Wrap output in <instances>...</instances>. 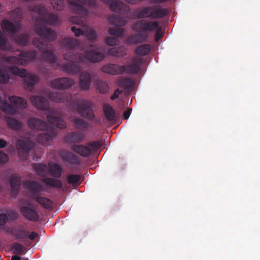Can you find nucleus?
I'll use <instances>...</instances> for the list:
<instances>
[{
    "label": "nucleus",
    "instance_id": "2eb2a0df",
    "mask_svg": "<svg viewBox=\"0 0 260 260\" xmlns=\"http://www.w3.org/2000/svg\"><path fill=\"white\" fill-rule=\"evenodd\" d=\"M27 206H22L20 211L22 215L27 220L31 221H37L39 219V215L37 211L31 208V204H26Z\"/></svg>",
    "mask_w": 260,
    "mask_h": 260
},
{
    "label": "nucleus",
    "instance_id": "4c0bfd02",
    "mask_svg": "<svg viewBox=\"0 0 260 260\" xmlns=\"http://www.w3.org/2000/svg\"><path fill=\"white\" fill-rule=\"evenodd\" d=\"M95 85L96 86V88L100 93L106 94L109 91V86L106 81L100 79H97L96 80Z\"/></svg>",
    "mask_w": 260,
    "mask_h": 260
},
{
    "label": "nucleus",
    "instance_id": "09e8293b",
    "mask_svg": "<svg viewBox=\"0 0 260 260\" xmlns=\"http://www.w3.org/2000/svg\"><path fill=\"white\" fill-rule=\"evenodd\" d=\"M106 43L109 46H114L119 44V39L116 37L109 36L106 39Z\"/></svg>",
    "mask_w": 260,
    "mask_h": 260
},
{
    "label": "nucleus",
    "instance_id": "9b49d317",
    "mask_svg": "<svg viewBox=\"0 0 260 260\" xmlns=\"http://www.w3.org/2000/svg\"><path fill=\"white\" fill-rule=\"evenodd\" d=\"M92 103L88 100H82L76 105L78 113L83 118L94 120L95 116L92 109Z\"/></svg>",
    "mask_w": 260,
    "mask_h": 260
},
{
    "label": "nucleus",
    "instance_id": "c9c22d12",
    "mask_svg": "<svg viewBox=\"0 0 260 260\" xmlns=\"http://www.w3.org/2000/svg\"><path fill=\"white\" fill-rule=\"evenodd\" d=\"M71 121L75 124L78 129L86 130L89 127V124L81 118L73 117Z\"/></svg>",
    "mask_w": 260,
    "mask_h": 260
},
{
    "label": "nucleus",
    "instance_id": "3c124183",
    "mask_svg": "<svg viewBox=\"0 0 260 260\" xmlns=\"http://www.w3.org/2000/svg\"><path fill=\"white\" fill-rule=\"evenodd\" d=\"M103 145V142L101 140H97L93 142H90L88 143V146L91 147L93 150H96L99 149Z\"/></svg>",
    "mask_w": 260,
    "mask_h": 260
},
{
    "label": "nucleus",
    "instance_id": "49530a36",
    "mask_svg": "<svg viewBox=\"0 0 260 260\" xmlns=\"http://www.w3.org/2000/svg\"><path fill=\"white\" fill-rule=\"evenodd\" d=\"M84 35L90 41L95 40L98 37L95 31L90 28H88L85 30L84 31Z\"/></svg>",
    "mask_w": 260,
    "mask_h": 260
},
{
    "label": "nucleus",
    "instance_id": "2f4dec72",
    "mask_svg": "<svg viewBox=\"0 0 260 260\" xmlns=\"http://www.w3.org/2000/svg\"><path fill=\"white\" fill-rule=\"evenodd\" d=\"M55 135L54 132L52 131L49 134L42 133L38 136L36 139L37 142L43 145H47L52 140L53 137Z\"/></svg>",
    "mask_w": 260,
    "mask_h": 260
},
{
    "label": "nucleus",
    "instance_id": "0e129e2a",
    "mask_svg": "<svg viewBox=\"0 0 260 260\" xmlns=\"http://www.w3.org/2000/svg\"><path fill=\"white\" fill-rule=\"evenodd\" d=\"M21 258L18 255H15L12 257V260H21Z\"/></svg>",
    "mask_w": 260,
    "mask_h": 260
},
{
    "label": "nucleus",
    "instance_id": "7c9ffc66",
    "mask_svg": "<svg viewBox=\"0 0 260 260\" xmlns=\"http://www.w3.org/2000/svg\"><path fill=\"white\" fill-rule=\"evenodd\" d=\"M61 69L63 72L70 74H77L80 70L79 67L77 64L72 62H68L62 64Z\"/></svg>",
    "mask_w": 260,
    "mask_h": 260
},
{
    "label": "nucleus",
    "instance_id": "ddd939ff",
    "mask_svg": "<svg viewBox=\"0 0 260 260\" xmlns=\"http://www.w3.org/2000/svg\"><path fill=\"white\" fill-rule=\"evenodd\" d=\"M75 84L74 80L68 77L57 78L50 82V86L54 89L65 90L70 88Z\"/></svg>",
    "mask_w": 260,
    "mask_h": 260
},
{
    "label": "nucleus",
    "instance_id": "f8f14e48",
    "mask_svg": "<svg viewBox=\"0 0 260 260\" xmlns=\"http://www.w3.org/2000/svg\"><path fill=\"white\" fill-rule=\"evenodd\" d=\"M59 154L62 161L67 165L76 168L80 165L81 158L78 155L66 149H62L59 151Z\"/></svg>",
    "mask_w": 260,
    "mask_h": 260
},
{
    "label": "nucleus",
    "instance_id": "4d7b16f0",
    "mask_svg": "<svg viewBox=\"0 0 260 260\" xmlns=\"http://www.w3.org/2000/svg\"><path fill=\"white\" fill-rule=\"evenodd\" d=\"M123 91L119 89H116L113 94L111 96L110 99L111 100H115L119 97V95L122 93Z\"/></svg>",
    "mask_w": 260,
    "mask_h": 260
},
{
    "label": "nucleus",
    "instance_id": "473e14b6",
    "mask_svg": "<svg viewBox=\"0 0 260 260\" xmlns=\"http://www.w3.org/2000/svg\"><path fill=\"white\" fill-rule=\"evenodd\" d=\"M48 171L52 176L60 178L62 174V169L56 164H49Z\"/></svg>",
    "mask_w": 260,
    "mask_h": 260
},
{
    "label": "nucleus",
    "instance_id": "8fccbe9b",
    "mask_svg": "<svg viewBox=\"0 0 260 260\" xmlns=\"http://www.w3.org/2000/svg\"><path fill=\"white\" fill-rule=\"evenodd\" d=\"M9 80V76L7 72L0 68V83H6Z\"/></svg>",
    "mask_w": 260,
    "mask_h": 260
},
{
    "label": "nucleus",
    "instance_id": "f704fd0d",
    "mask_svg": "<svg viewBox=\"0 0 260 260\" xmlns=\"http://www.w3.org/2000/svg\"><path fill=\"white\" fill-rule=\"evenodd\" d=\"M42 181L47 185L52 187L60 189L62 186V183L61 181L53 178H45Z\"/></svg>",
    "mask_w": 260,
    "mask_h": 260
},
{
    "label": "nucleus",
    "instance_id": "423d86ee",
    "mask_svg": "<svg viewBox=\"0 0 260 260\" xmlns=\"http://www.w3.org/2000/svg\"><path fill=\"white\" fill-rule=\"evenodd\" d=\"M68 2L73 6V11L77 14L76 16L70 17V21L74 24H82V18L88 14V11L84 6H93L95 5V0H68Z\"/></svg>",
    "mask_w": 260,
    "mask_h": 260
},
{
    "label": "nucleus",
    "instance_id": "20e7f679",
    "mask_svg": "<svg viewBox=\"0 0 260 260\" xmlns=\"http://www.w3.org/2000/svg\"><path fill=\"white\" fill-rule=\"evenodd\" d=\"M30 99L32 105L37 108L48 112L47 121L50 124L61 129L66 127L65 121L62 118L55 115L50 108L48 101L45 98L41 95H36L31 96Z\"/></svg>",
    "mask_w": 260,
    "mask_h": 260
},
{
    "label": "nucleus",
    "instance_id": "b1692460",
    "mask_svg": "<svg viewBox=\"0 0 260 260\" xmlns=\"http://www.w3.org/2000/svg\"><path fill=\"white\" fill-rule=\"evenodd\" d=\"M80 88L83 90H86L89 89L91 78L90 74L86 72L81 73L79 77Z\"/></svg>",
    "mask_w": 260,
    "mask_h": 260
},
{
    "label": "nucleus",
    "instance_id": "aec40b11",
    "mask_svg": "<svg viewBox=\"0 0 260 260\" xmlns=\"http://www.w3.org/2000/svg\"><path fill=\"white\" fill-rule=\"evenodd\" d=\"M48 99L56 103H63L68 102L70 99L71 96L67 95L66 93L59 92H53L49 91L46 93Z\"/></svg>",
    "mask_w": 260,
    "mask_h": 260
},
{
    "label": "nucleus",
    "instance_id": "a18cd8bd",
    "mask_svg": "<svg viewBox=\"0 0 260 260\" xmlns=\"http://www.w3.org/2000/svg\"><path fill=\"white\" fill-rule=\"evenodd\" d=\"M51 4L57 10H62L65 6V0H50Z\"/></svg>",
    "mask_w": 260,
    "mask_h": 260
},
{
    "label": "nucleus",
    "instance_id": "f3484780",
    "mask_svg": "<svg viewBox=\"0 0 260 260\" xmlns=\"http://www.w3.org/2000/svg\"><path fill=\"white\" fill-rule=\"evenodd\" d=\"M84 135L79 131H72L66 134L64 137V141L66 143L75 144L81 143L84 141Z\"/></svg>",
    "mask_w": 260,
    "mask_h": 260
},
{
    "label": "nucleus",
    "instance_id": "72a5a7b5",
    "mask_svg": "<svg viewBox=\"0 0 260 260\" xmlns=\"http://www.w3.org/2000/svg\"><path fill=\"white\" fill-rule=\"evenodd\" d=\"M61 44L66 49H74L76 46H79L78 41L76 39L71 38L63 39L61 40Z\"/></svg>",
    "mask_w": 260,
    "mask_h": 260
},
{
    "label": "nucleus",
    "instance_id": "58836bf2",
    "mask_svg": "<svg viewBox=\"0 0 260 260\" xmlns=\"http://www.w3.org/2000/svg\"><path fill=\"white\" fill-rule=\"evenodd\" d=\"M9 17L13 21H20L22 18V14L19 8H16L8 12Z\"/></svg>",
    "mask_w": 260,
    "mask_h": 260
},
{
    "label": "nucleus",
    "instance_id": "39448f33",
    "mask_svg": "<svg viewBox=\"0 0 260 260\" xmlns=\"http://www.w3.org/2000/svg\"><path fill=\"white\" fill-rule=\"evenodd\" d=\"M141 60L138 57H133L132 59V63L126 66L114 63L106 64L101 68V71L113 75H121L124 73L137 75L139 74Z\"/></svg>",
    "mask_w": 260,
    "mask_h": 260
},
{
    "label": "nucleus",
    "instance_id": "13d9d810",
    "mask_svg": "<svg viewBox=\"0 0 260 260\" xmlns=\"http://www.w3.org/2000/svg\"><path fill=\"white\" fill-rule=\"evenodd\" d=\"M8 217L5 214H0V225H3L7 223Z\"/></svg>",
    "mask_w": 260,
    "mask_h": 260
},
{
    "label": "nucleus",
    "instance_id": "7ed1b4c3",
    "mask_svg": "<svg viewBox=\"0 0 260 260\" xmlns=\"http://www.w3.org/2000/svg\"><path fill=\"white\" fill-rule=\"evenodd\" d=\"M84 52L80 53L76 52L75 49H71L64 54L63 58L71 62H98L105 58L104 54L96 50L91 42L86 48H84Z\"/></svg>",
    "mask_w": 260,
    "mask_h": 260
},
{
    "label": "nucleus",
    "instance_id": "f03ea898",
    "mask_svg": "<svg viewBox=\"0 0 260 260\" xmlns=\"http://www.w3.org/2000/svg\"><path fill=\"white\" fill-rule=\"evenodd\" d=\"M135 22L132 29L137 33L131 34L125 39V43L128 45H135L146 43L149 38V34L159 27V23L156 21H151L147 19H139Z\"/></svg>",
    "mask_w": 260,
    "mask_h": 260
},
{
    "label": "nucleus",
    "instance_id": "de8ad7c7",
    "mask_svg": "<svg viewBox=\"0 0 260 260\" xmlns=\"http://www.w3.org/2000/svg\"><path fill=\"white\" fill-rule=\"evenodd\" d=\"M24 250V247L19 243H15L12 246V250L16 254H22Z\"/></svg>",
    "mask_w": 260,
    "mask_h": 260
},
{
    "label": "nucleus",
    "instance_id": "4be33fe9",
    "mask_svg": "<svg viewBox=\"0 0 260 260\" xmlns=\"http://www.w3.org/2000/svg\"><path fill=\"white\" fill-rule=\"evenodd\" d=\"M26 189L31 192V196H39L38 193L42 190V185L37 181L27 180L24 183Z\"/></svg>",
    "mask_w": 260,
    "mask_h": 260
},
{
    "label": "nucleus",
    "instance_id": "a878e982",
    "mask_svg": "<svg viewBox=\"0 0 260 260\" xmlns=\"http://www.w3.org/2000/svg\"><path fill=\"white\" fill-rule=\"evenodd\" d=\"M17 147L20 156H22L23 154L24 157L25 158L30 150V145L28 142L23 140H19L17 143Z\"/></svg>",
    "mask_w": 260,
    "mask_h": 260
},
{
    "label": "nucleus",
    "instance_id": "864d4df0",
    "mask_svg": "<svg viewBox=\"0 0 260 260\" xmlns=\"http://www.w3.org/2000/svg\"><path fill=\"white\" fill-rule=\"evenodd\" d=\"M71 30L74 33L76 37H79L81 35H84V31L80 28H77L75 26L71 27Z\"/></svg>",
    "mask_w": 260,
    "mask_h": 260
},
{
    "label": "nucleus",
    "instance_id": "4468645a",
    "mask_svg": "<svg viewBox=\"0 0 260 260\" xmlns=\"http://www.w3.org/2000/svg\"><path fill=\"white\" fill-rule=\"evenodd\" d=\"M109 5L110 10L120 14H125L129 11V7L124 3L115 0H102Z\"/></svg>",
    "mask_w": 260,
    "mask_h": 260
},
{
    "label": "nucleus",
    "instance_id": "680f3d73",
    "mask_svg": "<svg viewBox=\"0 0 260 260\" xmlns=\"http://www.w3.org/2000/svg\"><path fill=\"white\" fill-rule=\"evenodd\" d=\"M172 0H152V3L154 4H164L171 2Z\"/></svg>",
    "mask_w": 260,
    "mask_h": 260
},
{
    "label": "nucleus",
    "instance_id": "bf43d9fd",
    "mask_svg": "<svg viewBox=\"0 0 260 260\" xmlns=\"http://www.w3.org/2000/svg\"><path fill=\"white\" fill-rule=\"evenodd\" d=\"M132 110L131 108H129L127 110H126L124 112V113L123 114V116L125 119H127L129 118V117L131 114Z\"/></svg>",
    "mask_w": 260,
    "mask_h": 260
},
{
    "label": "nucleus",
    "instance_id": "1a4fd4ad",
    "mask_svg": "<svg viewBox=\"0 0 260 260\" xmlns=\"http://www.w3.org/2000/svg\"><path fill=\"white\" fill-rule=\"evenodd\" d=\"M9 72L14 75L24 78V86L25 89L31 91L34 89L35 85L39 81V78L34 74L28 73L25 69H20L18 67L12 66L9 69Z\"/></svg>",
    "mask_w": 260,
    "mask_h": 260
},
{
    "label": "nucleus",
    "instance_id": "c756f323",
    "mask_svg": "<svg viewBox=\"0 0 260 260\" xmlns=\"http://www.w3.org/2000/svg\"><path fill=\"white\" fill-rule=\"evenodd\" d=\"M103 112L108 121H115L116 120V112L112 106L108 104H105L103 106Z\"/></svg>",
    "mask_w": 260,
    "mask_h": 260
},
{
    "label": "nucleus",
    "instance_id": "0eeeda50",
    "mask_svg": "<svg viewBox=\"0 0 260 260\" xmlns=\"http://www.w3.org/2000/svg\"><path fill=\"white\" fill-rule=\"evenodd\" d=\"M169 14L168 9L162 8L161 6H147L139 9L136 17L138 19L151 18L152 19H161Z\"/></svg>",
    "mask_w": 260,
    "mask_h": 260
},
{
    "label": "nucleus",
    "instance_id": "37998d69",
    "mask_svg": "<svg viewBox=\"0 0 260 260\" xmlns=\"http://www.w3.org/2000/svg\"><path fill=\"white\" fill-rule=\"evenodd\" d=\"M118 85L125 88H129L133 86V81L128 78H121L118 81Z\"/></svg>",
    "mask_w": 260,
    "mask_h": 260
},
{
    "label": "nucleus",
    "instance_id": "bb28decb",
    "mask_svg": "<svg viewBox=\"0 0 260 260\" xmlns=\"http://www.w3.org/2000/svg\"><path fill=\"white\" fill-rule=\"evenodd\" d=\"M108 21L111 25L118 27L123 26L127 22L125 18L117 15H113L109 17Z\"/></svg>",
    "mask_w": 260,
    "mask_h": 260
},
{
    "label": "nucleus",
    "instance_id": "052dcab7",
    "mask_svg": "<svg viewBox=\"0 0 260 260\" xmlns=\"http://www.w3.org/2000/svg\"><path fill=\"white\" fill-rule=\"evenodd\" d=\"M38 234L35 232H32L30 234H28V239H29L31 240H34L35 238L38 237Z\"/></svg>",
    "mask_w": 260,
    "mask_h": 260
},
{
    "label": "nucleus",
    "instance_id": "603ef678",
    "mask_svg": "<svg viewBox=\"0 0 260 260\" xmlns=\"http://www.w3.org/2000/svg\"><path fill=\"white\" fill-rule=\"evenodd\" d=\"M7 38L4 34L0 30V49L4 50L6 46Z\"/></svg>",
    "mask_w": 260,
    "mask_h": 260
},
{
    "label": "nucleus",
    "instance_id": "412c9836",
    "mask_svg": "<svg viewBox=\"0 0 260 260\" xmlns=\"http://www.w3.org/2000/svg\"><path fill=\"white\" fill-rule=\"evenodd\" d=\"M27 123L29 127L33 130L45 131L48 127L45 121L35 117L29 119Z\"/></svg>",
    "mask_w": 260,
    "mask_h": 260
},
{
    "label": "nucleus",
    "instance_id": "6e6d98bb",
    "mask_svg": "<svg viewBox=\"0 0 260 260\" xmlns=\"http://www.w3.org/2000/svg\"><path fill=\"white\" fill-rule=\"evenodd\" d=\"M155 34V41H158L162 37L163 33L162 32L160 26L156 29Z\"/></svg>",
    "mask_w": 260,
    "mask_h": 260
},
{
    "label": "nucleus",
    "instance_id": "69168bd1",
    "mask_svg": "<svg viewBox=\"0 0 260 260\" xmlns=\"http://www.w3.org/2000/svg\"><path fill=\"white\" fill-rule=\"evenodd\" d=\"M57 66H59V64H57L56 66L54 68L57 69Z\"/></svg>",
    "mask_w": 260,
    "mask_h": 260
},
{
    "label": "nucleus",
    "instance_id": "c85d7f7f",
    "mask_svg": "<svg viewBox=\"0 0 260 260\" xmlns=\"http://www.w3.org/2000/svg\"><path fill=\"white\" fill-rule=\"evenodd\" d=\"M107 54L109 55L121 58L126 55V49L124 46L111 48L108 50Z\"/></svg>",
    "mask_w": 260,
    "mask_h": 260
},
{
    "label": "nucleus",
    "instance_id": "c03bdc74",
    "mask_svg": "<svg viewBox=\"0 0 260 260\" xmlns=\"http://www.w3.org/2000/svg\"><path fill=\"white\" fill-rule=\"evenodd\" d=\"M16 41L20 45H26L29 42V37L26 34H21L15 38Z\"/></svg>",
    "mask_w": 260,
    "mask_h": 260
},
{
    "label": "nucleus",
    "instance_id": "a211bd4d",
    "mask_svg": "<svg viewBox=\"0 0 260 260\" xmlns=\"http://www.w3.org/2000/svg\"><path fill=\"white\" fill-rule=\"evenodd\" d=\"M29 233V231L21 224L12 231V234L16 240L24 242L28 241V234Z\"/></svg>",
    "mask_w": 260,
    "mask_h": 260
},
{
    "label": "nucleus",
    "instance_id": "ea45409f",
    "mask_svg": "<svg viewBox=\"0 0 260 260\" xmlns=\"http://www.w3.org/2000/svg\"><path fill=\"white\" fill-rule=\"evenodd\" d=\"M34 169L39 176L44 177L48 170V167L46 164H38L35 165Z\"/></svg>",
    "mask_w": 260,
    "mask_h": 260
},
{
    "label": "nucleus",
    "instance_id": "f257e3e1",
    "mask_svg": "<svg viewBox=\"0 0 260 260\" xmlns=\"http://www.w3.org/2000/svg\"><path fill=\"white\" fill-rule=\"evenodd\" d=\"M32 11L39 14L37 20L43 23L37 24L35 26L36 32L41 38L35 39L33 41L34 44L43 53V57L45 59L48 60L50 64H54L57 60V56L53 53V46L49 41L55 40L57 35L54 30L44 24L56 25L60 23L59 18L57 14L49 13L42 5L34 6Z\"/></svg>",
    "mask_w": 260,
    "mask_h": 260
},
{
    "label": "nucleus",
    "instance_id": "79ce46f5",
    "mask_svg": "<svg viewBox=\"0 0 260 260\" xmlns=\"http://www.w3.org/2000/svg\"><path fill=\"white\" fill-rule=\"evenodd\" d=\"M123 29L120 28H110L108 29L109 34L117 38H121L123 36Z\"/></svg>",
    "mask_w": 260,
    "mask_h": 260
},
{
    "label": "nucleus",
    "instance_id": "6e6552de",
    "mask_svg": "<svg viewBox=\"0 0 260 260\" xmlns=\"http://www.w3.org/2000/svg\"><path fill=\"white\" fill-rule=\"evenodd\" d=\"M10 104L4 101L0 95V109L8 114H14L18 110L23 109L27 107L26 100L21 97L12 96L9 97Z\"/></svg>",
    "mask_w": 260,
    "mask_h": 260
},
{
    "label": "nucleus",
    "instance_id": "5701e85b",
    "mask_svg": "<svg viewBox=\"0 0 260 260\" xmlns=\"http://www.w3.org/2000/svg\"><path fill=\"white\" fill-rule=\"evenodd\" d=\"M71 150L82 157H86L89 156L91 154V150L88 146L84 145H73L71 146Z\"/></svg>",
    "mask_w": 260,
    "mask_h": 260
},
{
    "label": "nucleus",
    "instance_id": "5fc2aeb1",
    "mask_svg": "<svg viewBox=\"0 0 260 260\" xmlns=\"http://www.w3.org/2000/svg\"><path fill=\"white\" fill-rule=\"evenodd\" d=\"M9 160V157L7 154L0 151V163L5 164Z\"/></svg>",
    "mask_w": 260,
    "mask_h": 260
},
{
    "label": "nucleus",
    "instance_id": "cd10ccee",
    "mask_svg": "<svg viewBox=\"0 0 260 260\" xmlns=\"http://www.w3.org/2000/svg\"><path fill=\"white\" fill-rule=\"evenodd\" d=\"M31 198L36 200L41 206L46 209H52L53 207V202L45 197H40L39 196H31Z\"/></svg>",
    "mask_w": 260,
    "mask_h": 260
},
{
    "label": "nucleus",
    "instance_id": "9d476101",
    "mask_svg": "<svg viewBox=\"0 0 260 260\" xmlns=\"http://www.w3.org/2000/svg\"><path fill=\"white\" fill-rule=\"evenodd\" d=\"M37 56V51H21L20 57L16 56H3L5 60L11 64L15 65H25L28 61L34 60Z\"/></svg>",
    "mask_w": 260,
    "mask_h": 260
},
{
    "label": "nucleus",
    "instance_id": "dca6fc26",
    "mask_svg": "<svg viewBox=\"0 0 260 260\" xmlns=\"http://www.w3.org/2000/svg\"><path fill=\"white\" fill-rule=\"evenodd\" d=\"M21 177L16 174H12L9 178V183L11 187V194L15 198L18 194L21 184Z\"/></svg>",
    "mask_w": 260,
    "mask_h": 260
},
{
    "label": "nucleus",
    "instance_id": "6ab92c4d",
    "mask_svg": "<svg viewBox=\"0 0 260 260\" xmlns=\"http://www.w3.org/2000/svg\"><path fill=\"white\" fill-rule=\"evenodd\" d=\"M150 50L151 45L148 44H141L135 49L134 53L136 55L135 57H138L141 60L139 65V73L140 72L141 66L143 64V59L142 57L148 54Z\"/></svg>",
    "mask_w": 260,
    "mask_h": 260
},
{
    "label": "nucleus",
    "instance_id": "393cba45",
    "mask_svg": "<svg viewBox=\"0 0 260 260\" xmlns=\"http://www.w3.org/2000/svg\"><path fill=\"white\" fill-rule=\"evenodd\" d=\"M1 27L4 31L10 35L15 34L17 30L16 24L7 19H3L2 21Z\"/></svg>",
    "mask_w": 260,
    "mask_h": 260
},
{
    "label": "nucleus",
    "instance_id": "a19ab883",
    "mask_svg": "<svg viewBox=\"0 0 260 260\" xmlns=\"http://www.w3.org/2000/svg\"><path fill=\"white\" fill-rule=\"evenodd\" d=\"M81 176L79 175L70 174L68 176V182L72 185L80 184L82 182Z\"/></svg>",
    "mask_w": 260,
    "mask_h": 260
},
{
    "label": "nucleus",
    "instance_id": "e2e57ef3",
    "mask_svg": "<svg viewBox=\"0 0 260 260\" xmlns=\"http://www.w3.org/2000/svg\"><path fill=\"white\" fill-rule=\"evenodd\" d=\"M7 142L4 140L0 139V148H4L6 145Z\"/></svg>",
    "mask_w": 260,
    "mask_h": 260
},
{
    "label": "nucleus",
    "instance_id": "e433bc0d",
    "mask_svg": "<svg viewBox=\"0 0 260 260\" xmlns=\"http://www.w3.org/2000/svg\"><path fill=\"white\" fill-rule=\"evenodd\" d=\"M6 121L9 127L12 129L18 130L22 127V123L14 118L10 117H7Z\"/></svg>",
    "mask_w": 260,
    "mask_h": 260
}]
</instances>
